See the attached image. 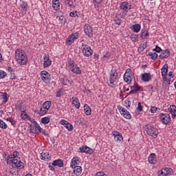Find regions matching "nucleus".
I'll return each mask as SVG.
<instances>
[{
  "instance_id": "nucleus-58",
  "label": "nucleus",
  "mask_w": 176,
  "mask_h": 176,
  "mask_svg": "<svg viewBox=\"0 0 176 176\" xmlns=\"http://www.w3.org/2000/svg\"><path fill=\"white\" fill-rule=\"evenodd\" d=\"M137 110L139 111V112H141L142 111V105L141 102H138V107H137Z\"/></svg>"
},
{
  "instance_id": "nucleus-11",
  "label": "nucleus",
  "mask_w": 176,
  "mask_h": 176,
  "mask_svg": "<svg viewBox=\"0 0 176 176\" xmlns=\"http://www.w3.org/2000/svg\"><path fill=\"white\" fill-rule=\"evenodd\" d=\"M77 152L79 153H89L91 155V153H93V149L91 148L88 147L87 146H82L78 148Z\"/></svg>"
},
{
  "instance_id": "nucleus-6",
  "label": "nucleus",
  "mask_w": 176,
  "mask_h": 176,
  "mask_svg": "<svg viewBox=\"0 0 176 176\" xmlns=\"http://www.w3.org/2000/svg\"><path fill=\"white\" fill-rule=\"evenodd\" d=\"M30 132L33 134H41V126L38 125V122L30 125Z\"/></svg>"
},
{
  "instance_id": "nucleus-31",
  "label": "nucleus",
  "mask_w": 176,
  "mask_h": 176,
  "mask_svg": "<svg viewBox=\"0 0 176 176\" xmlns=\"http://www.w3.org/2000/svg\"><path fill=\"white\" fill-rule=\"evenodd\" d=\"M62 2L66 6H69V8H74V1L73 0H61Z\"/></svg>"
},
{
  "instance_id": "nucleus-42",
  "label": "nucleus",
  "mask_w": 176,
  "mask_h": 176,
  "mask_svg": "<svg viewBox=\"0 0 176 176\" xmlns=\"http://www.w3.org/2000/svg\"><path fill=\"white\" fill-rule=\"evenodd\" d=\"M41 122L43 124H48V123H50V118L49 117L42 118Z\"/></svg>"
},
{
  "instance_id": "nucleus-59",
  "label": "nucleus",
  "mask_w": 176,
  "mask_h": 176,
  "mask_svg": "<svg viewBox=\"0 0 176 176\" xmlns=\"http://www.w3.org/2000/svg\"><path fill=\"white\" fill-rule=\"evenodd\" d=\"M60 124H62L63 126H65L67 124V123H68V121L65 120H61L60 122Z\"/></svg>"
},
{
  "instance_id": "nucleus-10",
  "label": "nucleus",
  "mask_w": 176,
  "mask_h": 176,
  "mask_svg": "<svg viewBox=\"0 0 176 176\" xmlns=\"http://www.w3.org/2000/svg\"><path fill=\"white\" fill-rule=\"evenodd\" d=\"M12 168L18 170H23L24 168V163L20 160L15 159L12 161Z\"/></svg>"
},
{
  "instance_id": "nucleus-51",
  "label": "nucleus",
  "mask_w": 176,
  "mask_h": 176,
  "mask_svg": "<svg viewBox=\"0 0 176 176\" xmlns=\"http://www.w3.org/2000/svg\"><path fill=\"white\" fill-rule=\"evenodd\" d=\"M159 111H160V109H159L156 107H151V113H156V112H159Z\"/></svg>"
},
{
  "instance_id": "nucleus-45",
  "label": "nucleus",
  "mask_w": 176,
  "mask_h": 176,
  "mask_svg": "<svg viewBox=\"0 0 176 176\" xmlns=\"http://www.w3.org/2000/svg\"><path fill=\"white\" fill-rule=\"evenodd\" d=\"M114 23L116 25H120L122 24V19H120L118 16L114 17Z\"/></svg>"
},
{
  "instance_id": "nucleus-12",
  "label": "nucleus",
  "mask_w": 176,
  "mask_h": 176,
  "mask_svg": "<svg viewBox=\"0 0 176 176\" xmlns=\"http://www.w3.org/2000/svg\"><path fill=\"white\" fill-rule=\"evenodd\" d=\"M120 9L125 13H129V11L131 9V5L126 1L122 2L120 4Z\"/></svg>"
},
{
  "instance_id": "nucleus-22",
  "label": "nucleus",
  "mask_w": 176,
  "mask_h": 176,
  "mask_svg": "<svg viewBox=\"0 0 176 176\" xmlns=\"http://www.w3.org/2000/svg\"><path fill=\"white\" fill-rule=\"evenodd\" d=\"M168 72V65L166 64L161 69L162 76L164 79L166 78Z\"/></svg>"
},
{
  "instance_id": "nucleus-50",
  "label": "nucleus",
  "mask_w": 176,
  "mask_h": 176,
  "mask_svg": "<svg viewBox=\"0 0 176 176\" xmlns=\"http://www.w3.org/2000/svg\"><path fill=\"white\" fill-rule=\"evenodd\" d=\"M132 42H137V41H138V35L137 34H131V36H130Z\"/></svg>"
},
{
  "instance_id": "nucleus-61",
  "label": "nucleus",
  "mask_w": 176,
  "mask_h": 176,
  "mask_svg": "<svg viewBox=\"0 0 176 176\" xmlns=\"http://www.w3.org/2000/svg\"><path fill=\"white\" fill-rule=\"evenodd\" d=\"M10 79H16V74L13 72L10 73Z\"/></svg>"
},
{
  "instance_id": "nucleus-46",
  "label": "nucleus",
  "mask_w": 176,
  "mask_h": 176,
  "mask_svg": "<svg viewBox=\"0 0 176 176\" xmlns=\"http://www.w3.org/2000/svg\"><path fill=\"white\" fill-rule=\"evenodd\" d=\"M65 127L68 130V131H72L74 130V126H72V124L67 122Z\"/></svg>"
},
{
  "instance_id": "nucleus-38",
  "label": "nucleus",
  "mask_w": 176,
  "mask_h": 176,
  "mask_svg": "<svg viewBox=\"0 0 176 176\" xmlns=\"http://www.w3.org/2000/svg\"><path fill=\"white\" fill-rule=\"evenodd\" d=\"M148 56H150L151 60H157V53L155 52H148Z\"/></svg>"
},
{
  "instance_id": "nucleus-37",
  "label": "nucleus",
  "mask_w": 176,
  "mask_h": 176,
  "mask_svg": "<svg viewBox=\"0 0 176 176\" xmlns=\"http://www.w3.org/2000/svg\"><path fill=\"white\" fill-rule=\"evenodd\" d=\"M124 82H126V83H128V85H130V83H131L133 80V77L124 75Z\"/></svg>"
},
{
  "instance_id": "nucleus-27",
  "label": "nucleus",
  "mask_w": 176,
  "mask_h": 176,
  "mask_svg": "<svg viewBox=\"0 0 176 176\" xmlns=\"http://www.w3.org/2000/svg\"><path fill=\"white\" fill-rule=\"evenodd\" d=\"M72 99L73 100L72 104L75 105L76 109H79V108H80V102H79V99H78L76 97H72Z\"/></svg>"
},
{
  "instance_id": "nucleus-16",
  "label": "nucleus",
  "mask_w": 176,
  "mask_h": 176,
  "mask_svg": "<svg viewBox=\"0 0 176 176\" xmlns=\"http://www.w3.org/2000/svg\"><path fill=\"white\" fill-rule=\"evenodd\" d=\"M140 90H141V86L138 85V83L135 82L133 86H131L130 94H137Z\"/></svg>"
},
{
  "instance_id": "nucleus-25",
  "label": "nucleus",
  "mask_w": 176,
  "mask_h": 176,
  "mask_svg": "<svg viewBox=\"0 0 176 176\" xmlns=\"http://www.w3.org/2000/svg\"><path fill=\"white\" fill-rule=\"evenodd\" d=\"M151 79H152L151 73H144L142 76V80H143V82H149Z\"/></svg>"
},
{
  "instance_id": "nucleus-18",
  "label": "nucleus",
  "mask_w": 176,
  "mask_h": 176,
  "mask_svg": "<svg viewBox=\"0 0 176 176\" xmlns=\"http://www.w3.org/2000/svg\"><path fill=\"white\" fill-rule=\"evenodd\" d=\"M112 134L116 142H120L122 140H123V136H122V134H120V133L118 131H113Z\"/></svg>"
},
{
  "instance_id": "nucleus-7",
  "label": "nucleus",
  "mask_w": 176,
  "mask_h": 176,
  "mask_svg": "<svg viewBox=\"0 0 176 176\" xmlns=\"http://www.w3.org/2000/svg\"><path fill=\"white\" fill-rule=\"evenodd\" d=\"M78 38H79V34L78 32L72 33L67 38L66 44L67 45H72V43H74L76 39H78Z\"/></svg>"
},
{
  "instance_id": "nucleus-36",
  "label": "nucleus",
  "mask_w": 176,
  "mask_h": 176,
  "mask_svg": "<svg viewBox=\"0 0 176 176\" xmlns=\"http://www.w3.org/2000/svg\"><path fill=\"white\" fill-rule=\"evenodd\" d=\"M60 83L61 85H64V86H67L68 85H71V80L68 78H62L60 79Z\"/></svg>"
},
{
  "instance_id": "nucleus-49",
  "label": "nucleus",
  "mask_w": 176,
  "mask_h": 176,
  "mask_svg": "<svg viewBox=\"0 0 176 176\" xmlns=\"http://www.w3.org/2000/svg\"><path fill=\"white\" fill-rule=\"evenodd\" d=\"M6 76H8L6 72L0 70V79H4V78H6Z\"/></svg>"
},
{
  "instance_id": "nucleus-24",
  "label": "nucleus",
  "mask_w": 176,
  "mask_h": 176,
  "mask_svg": "<svg viewBox=\"0 0 176 176\" xmlns=\"http://www.w3.org/2000/svg\"><path fill=\"white\" fill-rule=\"evenodd\" d=\"M52 8L54 10H60V0H52Z\"/></svg>"
},
{
  "instance_id": "nucleus-3",
  "label": "nucleus",
  "mask_w": 176,
  "mask_h": 176,
  "mask_svg": "<svg viewBox=\"0 0 176 176\" xmlns=\"http://www.w3.org/2000/svg\"><path fill=\"white\" fill-rule=\"evenodd\" d=\"M145 131H146L148 135L152 137L153 138H157L159 135V130L156 127L151 124H146L144 126Z\"/></svg>"
},
{
  "instance_id": "nucleus-13",
  "label": "nucleus",
  "mask_w": 176,
  "mask_h": 176,
  "mask_svg": "<svg viewBox=\"0 0 176 176\" xmlns=\"http://www.w3.org/2000/svg\"><path fill=\"white\" fill-rule=\"evenodd\" d=\"M80 163V157H74L72 159V161H71V163H70V167L72 168H76L77 166H79Z\"/></svg>"
},
{
  "instance_id": "nucleus-30",
  "label": "nucleus",
  "mask_w": 176,
  "mask_h": 176,
  "mask_svg": "<svg viewBox=\"0 0 176 176\" xmlns=\"http://www.w3.org/2000/svg\"><path fill=\"white\" fill-rule=\"evenodd\" d=\"M41 160H45L47 162L50 159V155H49V153H41Z\"/></svg>"
},
{
  "instance_id": "nucleus-19",
  "label": "nucleus",
  "mask_w": 176,
  "mask_h": 176,
  "mask_svg": "<svg viewBox=\"0 0 176 176\" xmlns=\"http://www.w3.org/2000/svg\"><path fill=\"white\" fill-rule=\"evenodd\" d=\"M168 111L170 114L172 115V118L175 119L176 118V106L174 104H172L169 107L168 109Z\"/></svg>"
},
{
  "instance_id": "nucleus-14",
  "label": "nucleus",
  "mask_w": 176,
  "mask_h": 176,
  "mask_svg": "<svg viewBox=\"0 0 176 176\" xmlns=\"http://www.w3.org/2000/svg\"><path fill=\"white\" fill-rule=\"evenodd\" d=\"M43 60H44V63H43L44 68H49V67L52 65V60L49 58V55L45 54L43 56Z\"/></svg>"
},
{
  "instance_id": "nucleus-21",
  "label": "nucleus",
  "mask_w": 176,
  "mask_h": 176,
  "mask_svg": "<svg viewBox=\"0 0 176 176\" xmlns=\"http://www.w3.org/2000/svg\"><path fill=\"white\" fill-rule=\"evenodd\" d=\"M52 166L54 167H64V162L61 159L55 160L52 162Z\"/></svg>"
},
{
  "instance_id": "nucleus-53",
  "label": "nucleus",
  "mask_w": 176,
  "mask_h": 176,
  "mask_svg": "<svg viewBox=\"0 0 176 176\" xmlns=\"http://www.w3.org/2000/svg\"><path fill=\"white\" fill-rule=\"evenodd\" d=\"M74 17L82 19V17H83V14H80V12L78 11H75Z\"/></svg>"
},
{
  "instance_id": "nucleus-33",
  "label": "nucleus",
  "mask_w": 176,
  "mask_h": 176,
  "mask_svg": "<svg viewBox=\"0 0 176 176\" xmlns=\"http://www.w3.org/2000/svg\"><path fill=\"white\" fill-rule=\"evenodd\" d=\"M41 107L49 111V109H50V107H52V102L47 100L42 104Z\"/></svg>"
},
{
  "instance_id": "nucleus-26",
  "label": "nucleus",
  "mask_w": 176,
  "mask_h": 176,
  "mask_svg": "<svg viewBox=\"0 0 176 176\" xmlns=\"http://www.w3.org/2000/svg\"><path fill=\"white\" fill-rule=\"evenodd\" d=\"M140 38L142 39H148L149 38V31L146 30H142Z\"/></svg>"
},
{
  "instance_id": "nucleus-39",
  "label": "nucleus",
  "mask_w": 176,
  "mask_h": 176,
  "mask_svg": "<svg viewBox=\"0 0 176 176\" xmlns=\"http://www.w3.org/2000/svg\"><path fill=\"white\" fill-rule=\"evenodd\" d=\"M1 100H3V104H6L8 102V94L4 93L3 95H0Z\"/></svg>"
},
{
  "instance_id": "nucleus-34",
  "label": "nucleus",
  "mask_w": 176,
  "mask_h": 176,
  "mask_svg": "<svg viewBox=\"0 0 176 176\" xmlns=\"http://www.w3.org/2000/svg\"><path fill=\"white\" fill-rule=\"evenodd\" d=\"M56 19H58V20H59L60 24L64 25V24H65V23H67V19L63 15L56 16Z\"/></svg>"
},
{
  "instance_id": "nucleus-20",
  "label": "nucleus",
  "mask_w": 176,
  "mask_h": 176,
  "mask_svg": "<svg viewBox=\"0 0 176 176\" xmlns=\"http://www.w3.org/2000/svg\"><path fill=\"white\" fill-rule=\"evenodd\" d=\"M72 176H79L82 174V166H78L76 168H73Z\"/></svg>"
},
{
  "instance_id": "nucleus-40",
  "label": "nucleus",
  "mask_w": 176,
  "mask_h": 176,
  "mask_svg": "<svg viewBox=\"0 0 176 176\" xmlns=\"http://www.w3.org/2000/svg\"><path fill=\"white\" fill-rule=\"evenodd\" d=\"M6 160H7V164H12V166L13 162L16 160V159L12 158V155H8L7 156Z\"/></svg>"
},
{
  "instance_id": "nucleus-32",
  "label": "nucleus",
  "mask_w": 176,
  "mask_h": 176,
  "mask_svg": "<svg viewBox=\"0 0 176 176\" xmlns=\"http://www.w3.org/2000/svg\"><path fill=\"white\" fill-rule=\"evenodd\" d=\"M84 111L87 116L91 115V109L89 105H87V104H84Z\"/></svg>"
},
{
  "instance_id": "nucleus-41",
  "label": "nucleus",
  "mask_w": 176,
  "mask_h": 176,
  "mask_svg": "<svg viewBox=\"0 0 176 176\" xmlns=\"http://www.w3.org/2000/svg\"><path fill=\"white\" fill-rule=\"evenodd\" d=\"M0 129H2L3 130H6L8 129V124L3 120L0 119Z\"/></svg>"
},
{
  "instance_id": "nucleus-35",
  "label": "nucleus",
  "mask_w": 176,
  "mask_h": 176,
  "mask_svg": "<svg viewBox=\"0 0 176 176\" xmlns=\"http://www.w3.org/2000/svg\"><path fill=\"white\" fill-rule=\"evenodd\" d=\"M75 65H76V63H75V60L72 59H69L67 60V68H69V69L72 68V67H75Z\"/></svg>"
},
{
  "instance_id": "nucleus-17",
  "label": "nucleus",
  "mask_w": 176,
  "mask_h": 176,
  "mask_svg": "<svg viewBox=\"0 0 176 176\" xmlns=\"http://www.w3.org/2000/svg\"><path fill=\"white\" fill-rule=\"evenodd\" d=\"M69 69L76 75H80L82 74V70H80V67H78L77 64L74 65V67H70Z\"/></svg>"
},
{
  "instance_id": "nucleus-52",
  "label": "nucleus",
  "mask_w": 176,
  "mask_h": 176,
  "mask_svg": "<svg viewBox=\"0 0 176 176\" xmlns=\"http://www.w3.org/2000/svg\"><path fill=\"white\" fill-rule=\"evenodd\" d=\"M27 6H28V4L25 2H23V3L21 5L22 10L24 12H27Z\"/></svg>"
},
{
  "instance_id": "nucleus-44",
  "label": "nucleus",
  "mask_w": 176,
  "mask_h": 176,
  "mask_svg": "<svg viewBox=\"0 0 176 176\" xmlns=\"http://www.w3.org/2000/svg\"><path fill=\"white\" fill-rule=\"evenodd\" d=\"M48 111L49 110H47L46 109L41 107L39 111V115H41V116H43V115L47 113Z\"/></svg>"
},
{
  "instance_id": "nucleus-8",
  "label": "nucleus",
  "mask_w": 176,
  "mask_h": 176,
  "mask_svg": "<svg viewBox=\"0 0 176 176\" xmlns=\"http://www.w3.org/2000/svg\"><path fill=\"white\" fill-rule=\"evenodd\" d=\"M118 111H120L122 116H124L125 119H131V114H130V112L127 111L124 107H122L120 106H118Z\"/></svg>"
},
{
  "instance_id": "nucleus-64",
  "label": "nucleus",
  "mask_w": 176,
  "mask_h": 176,
  "mask_svg": "<svg viewBox=\"0 0 176 176\" xmlns=\"http://www.w3.org/2000/svg\"><path fill=\"white\" fill-rule=\"evenodd\" d=\"M102 2V0H94V3H96L97 5L101 3Z\"/></svg>"
},
{
  "instance_id": "nucleus-5",
  "label": "nucleus",
  "mask_w": 176,
  "mask_h": 176,
  "mask_svg": "<svg viewBox=\"0 0 176 176\" xmlns=\"http://www.w3.org/2000/svg\"><path fill=\"white\" fill-rule=\"evenodd\" d=\"M82 53L85 57H90L93 54V50L87 45L82 43Z\"/></svg>"
},
{
  "instance_id": "nucleus-57",
  "label": "nucleus",
  "mask_w": 176,
  "mask_h": 176,
  "mask_svg": "<svg viewBox=\"0 0 176 176\" xmlns=\"http://www.w3.org/2000/svg\"><path fill=\"white\" fill-rule=\"evenodd\" d=\"M40 133H41V134H43V135H49V133H47V132L42 128H40Z\"/></svg>"
},
{
  "instance_id": "nucleus-43",
  "label": "nucleus",
  "mask_w": 176,
  "mask_h": 176,
  "mask_svg": "<svg viewBox=\"0 0 176 176\" xmlns=\"http://www.w3.org/2000/svg\"><path fill=\"white\" fill-rule=\"evenodd\" d=\"M147 45L148 44L146 43H144L143 44H141L138 47V50L139 52H144L146 47H147Z\"/></svg>"
},
{
  "instance_id": "nucleus-1",
  "label": "nucleus",
  "mask_w": 176,
  "mask_h": 176,
  "mask_svg": "<svg viewBox=\"0 0 176 176\" xmlns=\"http://www.w3.org/2000/svg\"><path fill=\"white\" fill-rule=\"evenodd\" d=\"M15 60L19 65H25L28 63V57L24 50L21 49H17L15 51Z\"/></svg>"
},
{
  "instance_id": "nucleus-9",
  "label": "nucleus",
  "mask_w": 176,
  "mask_h": 176,
  "mask_svg": "<svg viewBox=\"0 0 176 176\" xmlns=\"http://www.w3.org/2000/svg\"><path fill=\"white\" fill-rule=\"evenodd\" d=\"M41 78L45 83H50L51 76L47 71H42L41 72Z\"/></svg>"
},
{
  "instance_id": "nucleus-54",
  "label": "nucleus",
  "mask_w": 176,
  "mask_h": 176,
  "mask_svg": "<svg viewBox=\"0 0 176 176\" xmlns=\"http://www.w3.org/2000/svg\"><path fill=\"white\" fill-rule=\"evenodd\" d=\"M20 153L18 151H14L12 155H10V156H12V159H16L17 156H19Z\"/></svg>"
},
{
  "instance_id": "nucleus-15",
  "label": "nucleus",
  "mask_w": 176,
  "mask_h": 176,
  "mask_svg": "<svg viewBox=\"0 0 176 176\" xmlns=\"http://www.w3.org/2000/svg\"><path fill=\"white\" fill-rule=\"evenodd\" d=\"M84 31L89 38H93V28L91 25H85Z\"/></svg>"
},
{
  "instance_id": "nucleus-28",
  "label": "nucleus",
  "mask_w": 176,
  "mask_h": 176,
  "mask_svg": "<svg viewBox=\"0 0 176 176\" xmlns=\"http://www.w3.org/2000/svg\"><path fill=\"white\" fill-rule=\"evenodd\" d=\"M148 162L151 164H155L156 163V154L151 153L148 157Z\"/></svg>"
},
{
  "instance_id": "nucleus-23",
  "label": "nucleus",
  "mask_w": 176,
  "mask_h": 176,
  "mask_svg": "<svg viewBox=\"0 0 176 176\" xmlns=\"http://www.w3.org/2000/svg\"><path fill=\"white\" fill-rule=\"evenodd\" d=\"M159 57L161 60H163L164 58H168V57H170V51H168V50L162 51V53L160 54Z\"/></svg>"
},
{
  "instance_id": "nucleus-62",
  "label": "nucleus",
  "mask_w": 176,
  "mask_h": 176,
  "mask_svg": "<svg viewBox=\"0 0 176 176\" xmlns=\"http://www.w3.org/2000/svg\"><path fill=\"white\" fill-rule=\"evenodd\" d=\"M111 57V54L109 52H107L104 56L103 58H109Z\"/></svg>"
},
{
  "instance_id": "nucleus-63",
  "label": "nucleus",
  "mask_w": 176,
  "mask_h": 176,
  "mask_svg": "<svg viewBox=\"0 0 176 176\" xmlns=\"http://www.w3.org/2000/svg\"><path fill=\"white\" fill-rule=\"evenodd\" d=\"M48 167L50 171H54V167H53V164H49Z\"/></svg>"
},
{
  "instance_id": "nucleus-47",
  "label": "nucleus",
  "mask_w": 176,
  "mask_h": 176,
  "mask_svg": "<svg viewBox=\"0 0 176 176\" xmlns=\"http://www.w3.org/2000/svg\"><path fill=\"white\" fill-rule=\"evenodd\" d=\"M6 120H7V122H10V123L12 124V126H13L14 127L16 126V121L14 120H13V118H7L6 119Z\"/></svg>"
},
{
  "instance_id": "nucleus-4",
  "label": "nucleus",
  "mask_w": 176,
  "mask_h": 176,
  "mask_svg": "<svg viewBox=\"0 0 176 176\" xmlns=\"http://www.w3.org/2000/svg\"><path fill=\"white\" fill-rule=\"evenodd\" d=\"M159 118L163 124H171V117H170V114L161 113L159 115Z\"/></svg>"
},
{
  "instance_id": "nucleus-60",
  "label": "nucleus",
  "mask_w": 176,
  "mask_h": 176,
  "mask_svg": "<svg viewBox=\"0 0 176 176\" xmlns=\"http://www.w3.org/2000/svg\"><path fill=\"white\" fill-rule=\"evenodd\" d=\"M120 16L121 19H123V18L126 17V16H127V12H120Z\"/></svg>"
},
{
  "instance_id": "nucleus-2",
  "label": "nucleus",
  "mask_w": 176,
  "mask_h": 176,
  "mask_svg": "<svg viewBox=\"0 0 176 176\" xmlns=\"http://www.w3.org/2000/svg\"><path fill=\"white\" fill-rule=\"evenodd\" d=\"M116 82H119V73H118V70L116 69H111L109 72L107 85L109 87L115 89L116 87Z\"/></svg>"
},
{
  "instance_id": "nucleus-48",
  "label": "nucleus",
  "mask_w": 176,
  "mask_h": 176,
  "mask_svg": "<svg viewBox=\"0 0 176 176\" xmlns=\"http://www.w3.org/2000/svg\"><path fill=\"white\" fill-rule=\"evenodd\" d=\"M164 171H166L165 175H171L173 174V169L171 168H165Z\"/></svg>"
},
{
  "instance_id": "nucleus-55",
  "label": "nucleus",
  "mask_w": 176,
  "mask_h": 176,
  "mask_svg": "<svg viewBox=\"0 0 176 176\" xmlns=\"http://www.w3.org/2000/svg\"><path fill=\"white\" fill-rule=\"evenodd\" d=\"M124 107H126V108H130V107H131V102H130V100H125Z\"/></svg>"
},
{
  "instance_id": "nucleus-56",
  "label": "nucleus",
  "mask_w": 176,
  "mask_h": 176,
  "mask_svg": "<svg viewBox=\"0 0 176 176\" xmlns=\"http://www.w3.org/2000/svg\"><path fill=\"white\" fill-rule=\"evenodd\" d=\"M162 48L157 45L155 46V48L153 49V52H156L157 53H160V52H162Z\"/></svg>"
},
{
  "instance_id": "nucleus-29",
  "label": "nucleus",
  "mask_w": 176,
  "mask_h": 176,
  "mask_svg": "<svg viewBox=\"0 0 176 176\" xmlns=\"http://www.w3.org/2000/svg\"><path fill=\"white\" fill-rule=\"evenodd\" d=\"M132 30L133 32H136V34H138L140 31H141V25L139 23H136L132 26Z\"/></svg>"
}]
</instances>
